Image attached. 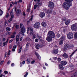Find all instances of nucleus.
I'll list each match as a JSON object with an SVG mask.
<instances>
[{
    "instance_id": "680f3d73",
    "label": "nucleus",
    "mask_w": 77,
    "mask_h": 77,
    "mask_svg": "<svg viewBox=\"0 0 77 77\" xmlns=\"http://www.w3.org/2000/svg\"><path fill=\"white\" fill-rule=\"evenodd\" d=\"M22 58H23V59H24L25 58V57H24V55H23L21 56Z\"/></svg>"
},
{
    "instance_id": "20e7f679",
    "label": "nucleus",
    "mask_w": 77,
    "mask_h": 77,
    "mask_svg": "<svg viewBox=\"0 0 77 77\" xmlns=\"http://www.w3.org/2000/svg\"><path fill=\"white\" fill-rule=\"evenodd\" d=\"M48 35L49 36L52 37V38H55V34L53 31H49L48 33Z\"/></svg>"
},
{
    "instance_id": "79ce46f5",
    "label": "nucleus",
    "mask_w": 77,
    "mask_h": 77,
    "mask_svg": "<svg viewBox=\"0 0 77 77\" xmlns=\"http://www.w3.org/2000/svg\"><path fill=\"white\" fill-rule=\"evenodd\" d=\"M10 38H15V35H12L10 36Z\"/></svg>"
},
{
    "instance_id": "9d476101",
    "label": "nucleus",
    "mask_w": 77,
    "mask_h": 77,
    "mask_svg": "<svg viewBox=\"0 0 77 77\" xmlns=\"http://www.w3.org/2000/svg\"><path fill=\"white\" fill-rule=\"evenodd\" d=\"M21 11L20 9H18L17 10L16 14L17 16H19V15L21 14Z\"/></svg>"
},
{
    "instance_id": "4468645a",
    "label": "nucleus",
    "mask_w": 77,
    "mask_h": 77,
    "mask_svg": "<svg viewBox=\"0 0 77 77\" xmlns=\"http://www.w3.org/2000/svg\"><path fill=\"white\" fill-rule=\"evenodd\" d=\"M16 43H17L18 41H20V37H19V36L17 35L16 37Z\"/></svg>"
},
{
    "instance_id": "2f4dec72",
    "label": "nucleus",
    "mask_w": 77,
    "mask_h": 77,
    "mask_svg": "<svg viewBox=\"0 0 77 77\" xmlns=\"http://www.w3.org/2000/svg\"><path fill=\"white\" fill-rule=\"evenodd\" d=\"M36 5H38V6H41L42 5V3H40L39 4L38 3H37Z\"/></svg>"
},
{
    "instance_id": "6ab92c4d",
    "label": "nucleus",
    "mask_w": 77,
    "mask_h": 77,
    "mask_svg": "<svg viewBox=\"0 0 77 77\" xmlns=\"http://www.w3.org/2000/svg\"><path fill=\"white\" fill-rule=\"evenodd\" d=\"M30 35H33V28H31L30 29Z\"/></svg>"
},
{
    "instance_id": "603ef678",
    "label": "nucleus",
    "mask_w": 77,
    "mask_h": 77,
    "mask_svg": "<svg viewBox=\"0 0 77 77\" xmlns=\"http://www.w3.org/2000/svg\"><path fill=\"white\" fill-rule=\"evenodd\" d=\"M13 11V9H12V11H11V12H10V15H12L13 14V12L12 11Z\"/></svg>"
},
{
    "instance_id": "7c9ffc66",
    "label": "nucleus",
    "mask_w": 77,
    "mask_h": 77,
    "mask_svg": "<svg viewBox=\"0 0 77 77\" xmlns=\"http://www.w3.org/2000/svg\"><path fill=\"white\" fill-rule=\"evenodd\" d=\"M27 63L28 64H29L30 63V59H28L27 60Z\"/></svg>"
},
{
    "instance_id": "09e8293b",
    "label": "nucleus",
    "mask_w": 77,
    "mask_h": 77,
    "mask_svg": "<svg viewBox=\"0 0 77 77\" xmlns=\"http://www.w3.org/2000/svg\"><path fill=\"white\" fill-rule=\"evenodd\" d=\"M35 42H38V39L36 38L35 39Z\"/></svg>"
},
{
    "instance_id": "39448f33",
    "label": "nucleus",
    "mask_w": 77,
    "mask_h": 77,
    "mask_svg": "<svg viewBox=\"0 0 77 77\" xmlns=\"http://www.w3.org/2000/svg\"><path fill=\"white\" fill-rule=\"evenodd\" d=\"M67 37L68 39H72L73 38V34H72V32H69L67 34Z\"/></svg>"
},
{
    "instance_id": "bf43d9fd",
    "label": "nucleus",
    "mask_w": 77,
    "mask_h": 77,
    "mask_svg": "<svg viewBox=\"0 0 77 77\" xmlns=\"http://www.w3.org/2000/svg\"><path fill=\"white\" fill-rule=\"evenodd\" d=\"M32 64H33V63H35V60H33V61H32L31 62Z\"/></svg>"
},
{
    "instance_id": "a19ab883",
    "label": "nucleus",
    "mask_w": 77,
    "mask_h": 77,
    "mask_svg": "<svg viewBox=\"0 0 77 77\" xmlns=\"http://www.w3.org/2000/svg\"><path fill=\"white\" fill-rule=\"evenodd\" d=\"M38 6L37 5H35L34 7V9H36V8H37V7H38Z\"/></svg>"
},
{
    "instance_id": "f257e3e1",
    "label": "nucleus",
    "mask_w": 77,
    "mask_h": 77,
    "mask_svg": "<svg viewBox=\"0 0 77 77\" xmlns=\"http://www.w3.org/2000/svg\"><path fill=\"white\" fill-rule=\"evenodd\" d=\"M71 6H72V5H70V4L66 1H65V3H63V7L66 10L69 9V7Z\"/></svg>"
},
{
    "instance_id": "6e6d98bb",
    "label": "nucleus",
    "mask_w": 77,
    "mask_h": 77,
    "mask_svg": "<svg viewBox=\"0 0 77 77\" xmlns=\"http://www.w3.org/2000/svg\"><path fill=\"white\" fill-rule=\"evenodd\" d=\"M10 54H11V51L10 50L8 53V54H7V55H10Z\"/></svg>"
},
{
    "instance_id": "4be33fe9",
    "label": "nucleus",
    "mask_w": 77,
    "mask_h": 77,
    "mask_svg": "<svg viewBox=\"0 0 77 77\" xmlns=\"http://www.w3.org/2000/svg\"><path fill=\"white\" fill-rule=\"evenodd\" d=\"M70 21L69 20H68L66 21L65 22V23L66 25H68L70 23Z\"/></svg>"
},
{
    "instance_id": "5701e85b",
    "label": "nucleus",
    "mask_w": 77,
    "mask_h": 77,
    "mask_svg": "<svg viewBox=\"0 0 77 77\" xmlns=\"http://www.w3.org/2000/svg\"><path fill=\"white\" fill-rule=\"evenodd\" d=\"M35 54L36 56L39 59H41V57L40 56H39V55L38 53L36 52L35 53Z\"/></svg>"
},
{
    "instance_id": "13d9d810",
    "label": "nucleus",
    "mask_w": 77,
    "mask_h": 77,
    "mask_svg": "<svg viewBox=\"0 0 77 77\" xmlns=\"http://www.w3.org/2000/svg\"><path fill=\"white\" fill-rule=\"evenodd\" d=\"M29 11H30V9L28 8L27 10V12H29Z\"/></svg>"
},
{
    "instance_id": "c756f323",
    "label": "nucleus",
    "mask_w": 77,
    "mask_h": 77,
    "mask_svg": "<svg viewBox=\"0 0 77 77\" xmlns=\"http://www.w3.org/2000/svg\"><path fill=\"white\" fill-rule=\"evenodd\" d=\"M11 33L7 31L6 33V35H10Z\"/></svg>"
},
{
    "instance_id": "338daca9",
    "label": "nucleus",
    "mask_w": 77,
    "mask_h": 77,
    "mask_svg": "<svg viewBox=\"0 0 77 77\" xmlns=\"http://www.w3.org/2000/svg\"><path fill=\"white\" fill-rule=\"evenodd\" d=\"M11 62V61H8V63H7V64L8 65H9V63H10Z\"/></svg>"
},
{
    "instance_id": "37998d69",
    "label": "nucleus",
    "mask_w": 77,
    "mask_h": 77,
    "mask_svg": "<svg viewBox=\"0 0 77 77\" xmlns=\"http://www.w3.org/2000/svg\"><path fill=\"white\" fill-rule=\"evenodd\" d=\"M40 45V48H42L43 47H44V45H43V44H40V45Z\"/></svg>"
},
{
    "instance_id": "ea45409f",
    "label": "nucleus",
    "mask_w": 77,
    "mask_h": 77,
    "mask_svg": "<svg viewBox=\"0 0 77 77\" xmlns=\"http://www.w3.org/2000/svg\"><path fill=\"white\" fill-rule=\"evenodd\" d=\"M60 36V34L59 33L57 34V38H59Z\"/></svg>"
},
{
    "instance_id": "423d86ee",
    "label": "nucleus",
    "mask_w": 77,
    "mask_h": 77,
    "mask_svg": "<svg viewBox=\"0 0 77 77\" xmlns=\"http://www.w3.org/2000/svg\"><path fill=\"white\" fill-rule=\"evenodd\" d=\"M49 4L48 5V7H50L51 9H53L54 8V3L53 2H48Z\"/></svg>"
},
{
    "instance_id": "4c0bfd02",
    "label": "nucleus",
    "mask_w": 77,
    "mask_h": 77,
    "mask_svg": "<svg viewBox=\"0 0 77 77\" xmlns=\"http://www.w3.org/2000/svg\"><path fill=\"white\" fill-rule=\"evenodd\" d=\"M29 74V73L28 72H26V73L24 75V77H26L27 76V75H28V74Z\"/></svg>"
},
{
    "instance_id": "72a5a7b5",
    "label": "nucleus",
    "mask_w": 77,
    "mask_h": 77,
    "mask_svg": "<svg viewBox=\"0 0 77 77\" xmlns=\"http://www.w3.org/2000/svg\"><path fill=\"white\" fill-rule=\"evenodd\" d=\"M33 36L32 37L33 39H35V38H36V35L34 34L33 35Z\"/></svg>"
},
{
    "instance_id": "de8ad7c7",
    "label": "nucleus",
    "mask_w": 77,
    "mask_h": 77,
    "mask_svg": "<svg viewBox=\"0 0 77 77\" xmlns=\"http://www.w3.org/2000/svg\"><path fill=\"white\" fill-rule=\"evenodd\" d=\"M27 41H32V40L30 39V38H26Z\"/></svg>"
},
{
    "instance_id": "052dcab7",
    "label": "nucleus",
    "mask_w": 77,
    "mask_h": 77,
    "mask_svg": "<svg viewBox=\"0 0 77 77\" xmlns=\"http://www.w3.org/2000/svg\"><path fill=\"white\" fill-rule=\"evenodd\" d=\"M9 38H8L7 39V41H6V42L8 43V41H9Z\"/></svg>"
},
{
    "instance_id": "f8f14e48",
    "label": "nucleus",
    "mask_w": 77,
    "mask_h": 77,
    "mask_svg": "<svg viewBox=\"0 0 77 77\" xmlns=\"http://www.w3.org/2000/svg\"><path fill=\"white\" fill-rule=\"evenodd\" d=\"M39 16L41 18H43V17H45V13L44 12H41L40 13Z\"/></svg>"
},
{
    "instance_id": "9b49d317",
    "label": "nucleus",
    "mask_w": 77,
    "mask_h": 77,
    "mask_svg": "<svg viewBox=\"0 0 77 77\" xmlns=\"http://www.w3.org/2000/svg\"><path fill=\"white\" fill-rule=\"evenodd\" d=\"M57 53H58V49H55L52 51V53L53 54H57Z\"/></svg>"
},
{
    "instance_id": "393cba45",
    "label": "nucleus",
    "mask_w": 77,
    "mask_h": 77,
    "mask_svg": "<svg viewBox=\"0 0 77 77\" xmlns=\"http://www.w3.org/2000/svg\"><path fill=\"white\" fill-rule=\"evenodd\" d=\"M63 40H61L59 42V45H62V44H63Z\"/></svg>"
},
{
    "instance_id": "f03ea898",
    "label": "nucleus",
    "mask_w": 77,
    "mask_h": 77,
    "mask_svg": "<svg viewBox=\"0 0 77 77\" xmlns=\"http://www.w3.org/2000/svg\"><path fill=\"white\" fill-rule=\"evenodd\" d=\"M20 30H21V34H22L23 36H24V33H25V32H26V30L25 29V27L23 25V24H22V23H20Z\"/></svg>"
},
{
    "instance_id": "69168bd1",
    "label": "nucleus",
    "mask_w": 77,
    "mask_h": 77,
    "mask_svg": "<svg viewBox=\"0 0 77 77\" xmlns=\"http://www.w3.org/2000/svg\"><path fill=\"white\" fill-rule=\"evenodd\" d=\"M28 50V49L26 48L24 50V51H27Z\"/></svg>"
},
{
    "instance_id": "b1692460",
    "label": "nucleus",
    "mask_w": 77,
    "mask_h": 77,
    "mask_svg": "<svg viewBox=\"0 0 77 77\" xmlns=\"http://www.w3.org/2000/svg\"><path fill=\"white\" fill-rule=\"evenodd\" d=\"M40 45H39V44H38L37 45H35V47L36 48V49H38V50L39 49V47H40Z\"/></svg>"
},
{
    "instance_id": "473e14b6",
    "label": "nucleus",
    "mask_w": 77,
    "mask_h": 77,
    "mask_svg": "<svg viewBox=\"0 0 77 77\" xmlns=\"http://www.w3.org/2000/svg\"><path fill=\"white\" fill-rule=\"evenodd\" d=\"M8 44V43L6 42H4L3 43V46H5L6 45H7Z\"/></svg>"
},
{
    "instance_id": "aec40b11",
    "label": "nucleus",
    "mask_w": 77,
    "mask_h": 77,
    "mask_svg": "<svg viewBox=\"0 0 77 77\" xmlns=\"http://www.w3.org/2000/svg\"><path fill=\"white\" fill-rule=\"evenodd\" d=\"M65 1L69 3L70 4V5H72V2L73 1V0H66Z\"/></svg>"
},
{
    "instance_id": "4d7b16f0",
    "label": "nucleus",
    "mask_w": 77,
    "mask_h": 77,
    "mask_svg": "<svg viewBox=\"0 0 77 77\" xmlns=\"http://www.w3.org/2000/svg\"><path fill=\"white\" fill-rule=\"evenodd\" d=\"M12 41H13V39H11L9 41V43H11V42H12Z\"/></svg>"
},
{
    "instance_id": "c9c22d12",
    "label": "nucleus",
    "mask_w": 77,
    "mask_h": 77,
    "mask_svg": "<svg viewBox=\"0 0 77 77\" xmlns=\"http://www.w3.org/2000/svg\"><path fill=\"white\" fill-rule=\"evenodd\" d=\"M74 77H77V72H76L73 75Z\"/></svg>"
},
{
    "instance_id": "49530a36",
    "label": "nucleus",
    "mask_w": 77,
    "mask_h": 77,
    "mask_svg": "<svg viewBox=\"0 0 77 77\" xmlns=\"http://www.w3.org/2000/svg\"><path fill=\"white\" fill-rule=\"evenodd\" d=\"M4 73L5 74H8V72L7 71H4Z\"/></svg>"
},
{
    "instance_id": "ddd939ff",
    "label": "nucleus",
    "mask_w": 77,
    "mask_h": 77,
    "mask_svg": "<svg viewBox=\"0 0 77 77\" xmlns=\"http://www.w3.org/2000/svg\"><path fill=\"white\" fill-rule=\"evenodd\" d=\"M59 68L61 70H63V69L64 68L63 67V65H62V64H60L59 65Z\"/></svg>"
},
{
    "instance_id": "bb28decb",
    "label": "nucleus",
    "mask_w": 77,
    "mask_h": 77,
    "mask_svg": "<svg viewBox=\"0 0 77 77\" xmlns=\"http://www.w3.org/2000/svg\"><path fill=\"white\" fill-rule=\"evenodd\" d=\"M3 13V11L1 9H0V16L2 15V14Z\"/></svg>"
},
{
    "instance_id": "3c124183",
    "label": "nucleus",
    "mask_w": 77,
    "mask_h": 77,
    "mask_svg": "<svg viewBox=\"0 0 77 77\" xmlns=\"http://www.w3.org/2000/svg\"><path fill=\"white\" fill-rule=\"evenodd\" d=\"M16 29H18V28H19V25H16Z\"/></svg>"
},
{
    "instance_id": "0eeeda50",
    "label": "nucleus",
    "mask_w": 77,
    "mask_h": 77,
    "mask_svg": "<svg viewBox=\"0 0 77 77\" xmlns=\"http://www.w3.org/2000/svg\"><path fill=\"white\" fill-rule=\"evenodd\" d=\"M71 46L69 44H66L64 45V48H63V50L64 51H66V50H67V48H70Z\"/></svg>"
},
{
    "instance_id": "58836bf2",
    "label": "nucleus",
    "mask_w": 77,
    "mask_h": 77,
    "mask_svg": "<svg viewBox=\"0 0 77 77\" xmlns=\"http://www.w3.org/2000/svg\"><path fill=\"white\" fill-rule=\"evenodd\" d=\"M12 21V18H10L8 20L9 23H11V21Z\"/></svg>"
},
{
    "instance_id": "e433bc0d",
    "label": "nucleus",
    "mask_w": 77,
    "mask_h": 77,
    "mask_svg": "<svg viewBox=\"0 0 77 77\" xmlns=\"http://www.w3.org/2000/svg\"><path fill=\"white\" fill-rule=\"evenodd\" d=\"M6 30L7 31H8H8H10V30H11V29H10L9 27H7L6 29Z\"/></svg>"
},
{
    "instance_id": "a878e982",
    "label": "nucleus",
    "mask_w": 77,
    "mask_h": 77,
    "mask_svg": "<svg viewBox=\"0 0 77 77\" xmlns=\"http://www.w3.org/2000/svg\"><path fill=\"white\" fill-rule=\"evenodd\" d=\"M65 39V36L63 35L60 38V39H62V40H64Z\"/></svg>"
},
{
    "instance_id": "f3484780",
    "label": "nucleus",
    "mask_w": 77,
    "mask_h": 77,
    "mask_svg": "<svg viewBox=\"0 0 77 77\" xmlns=\"http://www.w3.org/2000/svg\"><path fill=\"white\" fill-rule=\"evenodd\" d=\"M42 26L43 27H45L47 26V24L45 22H43L42 23Z\"/></svg>"
},
{
    "instance_id": "c85d7f7f",
    "label": "nucleus",
    "mask_w": 77,
    "mask_h": 77,
    "mask_svg": "<svg viewBox=\"0 0 77 77\" xmlns=\"http://www.w3.org/2000/svg\"><path fill=\"white\" fill-rule=\"evenodd\" d=\"M29 43H27V44L26 45V48H29Z\"/></svg>"
},
{
    "instance_id": "0e129e2a",
    "label": "nucleus",
    "mask_w": 77,
    "mask_h": 77,
    "mask_svg": "<svg viewBox=\"0 0 77 77\" xmlns=\"http://www.w3.org/2000/svg\"><path fill=\"white\" fill-rule=\"evenodd\" d=\"M44 42H45L43 40L42 41V44L43 45L44 44Z\"/></svg>"
},
{
    "instance_id": "7ed1b4c3",
    "label": "nucleus",
    "mask_w": 77,
    "mask_h": 77,
    "mask_svg": "<svg viewBox=\"0 0 77 77\" xmlns=\"http://www.w3.org/2000/svg\"><path fill=\"white\" fill-rule=\"evenodd\" d=\"M70 28L72 31H76L77 30V23L72 25Z\"/></svg>"
},
{
    "instance_id": "412c9836",
    "label": "nucleus",
    "mask_w": 77,
    "mask_h": 77,
    "mask_svg": "<svg viewBox=\"0 0 77 77\" xmlns=\"http://www.w3.org/2000/svg\"><path fill=\"white\" fill-rule=\"evenodd\" d=\"M37 38L39 41H41L42 40V38L40 35H37Z\"/></svg>"
},
{
    "instance_id": "a18cd8bd",
    "label": "nucleus",
    "mask_w": 77,
    "mask_h": 77,
    "mask_svg": "<svg viewBox=\"0 0 77 77\" xmlns=\"http://www.w3.org/2000/svg\"><path fill=\"white\" fill-rule=\"evenodd\" d=\"M63 21H66V17H63Z\"/></svg>"
},
{
    "instance_id": "1a4fd4ad",
    "label": "nucleus",
    "mask_w": 77,
    "mask_h": 77,
    "mask_svg": "<svg viewBox=\"0 0 77 77\" xmlns=\"http://www.w3.org/2000/svg\"><path fill=\"white\" fill-rule=\"evenodd\" d=\"M46 41L48 42H51L52 41V37L50 36H48L46 38Z\"/></svg>"
},
{
    "instance_id": "cd10ccee",
    "label": "nucleus",
    "mask_w": 77,
    "mask_h": 77,
    "mask_svg": "<svg viewBox=\"0 0 77 77\" xmlns=\"http://www.w3.org/2000/svg\"><path fill=\"white\" fill-rule=\"evenodd\" d=\"M22 47H23V46H21L20 47V48L19 51V52H18L19 53H21V50H22Z\"/></svg>"
},
{
    "instance_id": "8fccbe9b",
    "label": "nucleus",
    "mask_w": 77,
    "mask_h": 77,
    "mask_svg": "<svg viewBox=\"0 0 77 77\" xmlns=\"http://www.w3.org/2000/svg\"><path fill=\"white\" fill-rule=\"evenodd\" d=\"M69 67H73V65H72V64H71V65H69Z\"/></svg>"
},
{
    "instance_id": "864d4df0",
    "label": "nucleus",
    "mask_w": 77,
    "mask_h": 77,
    "mask_svg": "<svg viewBox=\"0 0 77 77\" xmlns=\"http://www.w3.org/2000/svg\"><path fill=\"white\" fill-rule=\"evenodd\" d=\"M5 40H6V38H3L2 39V41H3V42L4 41H5Z\"/></svg>"
},
{
    "instance_id": "2eb2a0df",
    "label": "nucleus",
    "mask_w": 77,
    "mask_h": 77,
    "mask_svg": "<svg viewBox=\"0 0 77 77\" xmlns=\"http://www.w3.org/2000/svg\"><path fill=\"white\" fill-rule=\"evenodd\" d=\"M61 63L63 65H66L67 64V62L65 61H63L61 62Z\"/></svg>"
},
{
    "instance_id": "e2e57ef3",
    "label": "nucleus",
    "mask_w": 77,
    "mask_h": 77,
    "mask_svg": "<svg viewBox=\"0 0 77 77\" xmlns=\"http://www.w3.org/2000/svg\"><path fill=\"white\" fill-rule=\"evenodd\" d=\"M0 77H5V75H2V74H1L0 75Z\"/></svg>"
},
{
    "instance_id": "dca6fc26",
    "label": "nucleus",
    "mask_w": 77,
    "mask_h": 77,
    "mask_svg": "<svg viewBox=\"0 0 77 77\" xmlns=\"http://www.w3.org/2000/svg\"><path fill=\"white\" fill-rule=\"evenodd\" d=\"M52 12H53V10L51 8L49 9L47 11V13L49 14H51V13Z\"/></svg>"
},
{
    "instance_id": "774afa93",
    "label": "nucleus",
    "mask_w": 77,
    "mask_h": 77,
    "mask_svg": "<svg viewBox=\"0 0 77 77\" xmlns=\"http://www.w3.org/2000/svg\"><path fill=\"white\" fill-rule=\"evenodd\" d=\"M12 51H15V49L14 48H13L12 49Z\"/></svg>"
},
{
    "instance_id": "a211bd4d",
    "label": "nucleus",
    "mask_w": 77,
    "mask_h": 77,
    "mask_svg": "<svg viewBox=\"0 0 77 77\" xmlns=\"http://www.w3.org/2000/svg\"><path fill=\"white\" fill-rule=\"evenodd\" d=\"M63 56L64 57V58H66V59L68 58V55L66 53H64L63 55Z\"/></svg>"
},
{
    "instance_id": "c03bdc74",
    "label": "nucleus",
    "mask_w": 77,
    "mask_h": 77,
    "mask_svg": "<svg viewBox=\"0 0 77 77\" xmlns=\"http://www.w3.org/2000/svg\"><path fill=\"white\" fill-rule=\"evenodd\" d=\"M74 36L76 38H77V32H76Z\"/></svg>"
},
{
    "instance_id": "f704fd0d",
    "label": "nucleus",
    "mask_w": 77,
    "mask_h": 77,
    "mask_svg": "<svg viewBox=\"0 0 77 77\" xmlns=\"http://www.w3.org/2000/svg\"><path fill=\"white\" fill-rule=\"evenodd\" d=\"M11 3H12V5H17V2H11Z\"/></svg>"
},
{
    "instance_id": "6e6552de",
    "label": "nucleus",
    "mask_w": 77,
    "mask_h": 77,
    "mask_svg": "<svg viewBox=\"0 0 77 77\" xmlns=\"http://www.w3.org/2000/svg\"><path fill=\"white\" fill-rule=\"evenodd\" d=\"M33 27L34 28H35V29H38L39 28V23H35L34 24Z\"/></svg>"
},
{
    "instance_id": "5fc2aeb1",
    "label": "nucleus",
    "mask_w": 77,
    "mask_h": 77,
    "mask_svg": "<svg viewBox=\"0 0 77 77\" xmlns=\"http://www.w3.org/2000/svg\"><path fill=\"white\" fill-rule=\"evenodd\" d=\"M58 62H60L61 61V59L60 58H58Z\"/></svg>"
}]
</instances>
